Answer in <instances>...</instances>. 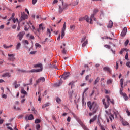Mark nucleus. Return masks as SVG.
Here are the masks:
<instances>
[{
	"mask_svg": "<svg viewBox=\"0 0 130 130\" xmlns=\"http://www.w3.org/2000/svg\"><path fill=\"white\" fill-rule=\"evenodd\" d=\"M87 105L89 108V110L90 111H92V112H93V113H96V112H97L98 107H99L98 103H97V102L89 101L87 103Z\"/></svg>",
	"mask_w": 130,
	"mask_h": 130,
	"instance_id": "f257e3e1",
	"label": "nucleus"
},
{
	"mask_svg": "<svg viewBox=\"0 0 130 130\" xmlns=\"http://www.w3.org/2000/svg\"><path fill=\"white\" fill-rule=\"evenodd\" d=\"M120 85H121V88H120V95L122 97H123L124 100L125 101H127L128 100V96L125 93H123L122 91H123V79H120Z\"/></svg>",
	"mask_w": 130,
	"mask_h": 130,
	"instance_id": "f03ea898",
	"label": "nucleus"
},
{
	"mask_svg": "<svg viewBox=\"0 0 130 130\" xmlns=\"http://www.w3.org/2000/svg\"><path fill=\"white\" fill-rule=\"evenodd\" d=\"M107 103L106 102H105V99H103L102 100V102H103V104L105 107V109H106L107 108H108V107H109V105H110V102H111V103H112V104H114V100L113 99H111L110 100V98H109V96H107Z\"/></svg>",
	"mask_w": 130,
	"mask_h": 130,
	"instance_id": "7ed1b4c3",
	"label": "nucleus"
},
{
	"mask_svg": "<svg viewBox=\"0 0 130 130\" xmlns=\"http://www.w3.org/2000/svg\"><path fill=\"white\" fill-rule=\"evenodd\" d=\"M86 20V22L88 23H90V24H92V19L89 18V16L86 15L85 17H82L79 18V22L81 21H85Z\"/></svg>",
	"mask_w": 130,
	"mask_h": 130,
	"instance_id": "20e7f679",
	"label": "nucleus"
},
{
	"mask_svg": "<svg viewBox=\"0 0 130 130\" xmlns=\"http://www.w3.org/2000/svg\"><path fill=\"white\" fill-rule=\"evenodd\" d=\"M68 6H69L67 4H63V0H62V6L59 5V13H62V11L65 9L68 8Z\"/></svg>",
	"mask_w": 130,
	"mask_h": 130,
	"instance_id": "39448f33",
	"label": "nucleus"
},
{
	"mask_svg": "<svg viewBox=\"0 0 130 130\" xmlns=\"http://www.w3.org/2000/svg\"><path fill=\"white\" fill-rule=\"evenodd\" d=\"M86 36H84L81 39V43H82V47H85V46H86V45L88 43V39H86Z\"/></svg>",
	"mask_w": 130,
	"mask_h": 130,
	"instance_id": "423d86ee",
	"label": "nucleus"
},
{
	"mask_svg": "<svg viewBox=\"0 0 130 130\" xmlns=\"http://www.w3.org/2000/svg\"><path fill=\"white\" fill-rule=\"evenodd\" d=\"M8 60L10 61H14L16 58H15V54H8Z\"/></svg>",
	"mask_w": 130,
	"mask_h": 130,
	"instance_id": "0eeeda50",
	"label": "nucleus"
},
{
	"mask_svg": "<svg viewBox=\"0 0 130 130\" xmlns=\"http://www.w3.org/2000/svg\"><path fill=\"white\" fill-rule=\"evenodd\" d=\"M70 77V72H65L62 75V79L63 80H67V79H69Z\"/></svg>",
	"mask_w": 130,
	"mask_h": 130,
	"instance_id": "6e6552de",
	"label": "nucleus"
},
{
	"mask_svg": "<svg viewBox=\"0 0 130 130\" xmlns=\"http://www.w3.org/2000/svg\"><path fill=\"white\" fill-rule=\"evenodd\" d=\"M25 120H33V119H34V116L33 114H30L29 116L26 115L25 117Z\"/></svg>",
	"mask_w": 130,
	"mask_h": 130,
	"instance_id": "1a4fd4ad",
	"label": "nucleus"
},
{
	"mask_svg": "<svg viewBox=\"0 0 130 130\" xmlns=\"http://www.w3.org/2000/svg\"><path fill=\"white\" fill-rule=\"evenodd\" d=\"M24 35H25V31H21L18 34L17 37H18L19 40L20 41L21 40H22V39H23V37H24Z\"/></svg>",
	"mask_w": 130,
	"mask_h": 130,
	"instance_id": "9d476101",
	"label": "nucleus"
},
{
	"mask_svg": "<svg viewBox=\"0 0 130 130\" xmlns=\"http://www.w3.org/2000/svg\"><path fill=\"white\" fill-rule=\"evenodd\" d=\"M45 82V78L43 77H40L38 80H36V83L39 84V83H43Z\"/></svg>",
	"mask_w": 130,
	"mask_h": 130,
	"instance_id": "9b49d317",
	"label": "nucleus"
},
{
	"mask_svg": "<svg viewBox=\"0 0 130 130\" xmlns=\"http://www.w3.org/2000/svg\"><path fill=\"white\" fill-rule=\"evenodd\" d=\"M126 33H127V28L125 27L121 33V36H122V37H124V36L126 35Z\"/></svg>",
	"mask_w": 130,
	"mask_h": 130,
	"instance_id": "f8f14e48",
	"label": "nucleus"
},
{
	"mask_svg": "<svg viewBox=\"0 0 130 130\" xmlns=\"http://www.w3.org/2000/svg\"><path fill=\"white\" fill-rule=\"evenodd\" d=\"M42 72V68L38 69H32L31 70L28 71L29 73H40Z\"/></svg>",
	"mask_w": 130,
	"mask_h": 130,
	"instance_id": "ddd939ff",
	"label": "nucleus"
},
{
	"mask_svg": "<svg viewBox=\"0 0 130 130\" xmlns=\"http://www.w3.org/2000/svg\"><path fill=\"white\" fill-rule=\"evenodd\" d=\"M120 121H122V124L123 125H124V126L128 125V124H129L126 121H124L123 118H122L121 117H120Z\"/></svg>",
	"mask_w": 130,
	"mask_h": 130,
	"instance_id": "4468645a",
	"label": "nucleus"
},
{
	"mask_svg": "<svg viewBox=\"0 0 130 130\" xmlns=\"http://www.w3.org/2000/svg\"><path fill=\"white\" fill-rule=\"evenodd\" d=\"M1 77H2V78H10V77H11V74L9 72H7L6 73L2 74L1 75Z\"/></svg>",
	"mask_w": 130,
	"mask_h": 130,
	"instance_id": "2eb2a0df",
	"label": "nucleus"
},
{
	"mask_svg": "<svg viewBox=\"0 0 130 130\" xmlns=\"http://www.w3.org/2000/svg\"><path fill=\"white\" fill-rule=\"evenodd\" d=\"M98 13V10L97 9H95L93 10V14H91V16L90 17V19H91V21L94 18V16H95V15H96V14H97Z\"/></svg>",
	"mask_w": 130,
	"mask_h": 130,
	"instance_id": "dca6fc26",
	"label": "nucleus"
},
{
	"mask_svg": "<svg viewBox=\"0 0 130 130\" xmlns=\"http://www.w3.org/2000/svg\"><path fill=\"white\" fill-rule=\"evenodd\" d=\"M113 26V22H112V21L110 20L109 21V23L108 24V28L109 29H111V28H112V27Z\"/></svg>",
	"mask_w": 130,
	"mask_h": 130,
	"instance_id": "f3484780",
	"label": "nucleus"
},
{
	"mask_svg": "<svg viewBox=\"0 0 130 130\" xmlns=\"http://www.w3.org/2000/svg\"><path fill=\"white\" fill-rule=\"evenodd\" d=\"M21 43L20 42H18L17 43L16 45H15V49L16 50H19L20 48H21Z\"/></svg>",
	"mask_w": 130,
	"mask_h": 130,
	"instance_id": "a211bd4d",
	"label": "nucleus"
},
{
	"mask_svg": "<svg viewBox=\"0 0 130 130\" xmlns=\"http://www.w3.org/2000/svg\"><path fill=\"white\" fill-rule=\"evenodd\" d=\"M18 81L17 80H15L13 83V85L15 87V89H17V88H19L20 87V84H17Z\"/></svg>",
	"mask_w": 130,
	"mask_h": 130,
	"instance_id": "6ab92c4d",
	"label": "nucleus"
},
{
	"mask_svg": "<svg viewBox=\"0 0 130 130\" xmlns=\"http://www.w3.org/2000/svg\"><path fill=\"white\" fill-rule=\"evenodd\" d=\"M28 18V15L26 14H23L21 17V21H24V20H26Z\"/></svg>",
	"mask_w": 130,
	"mask_h": 130,
	"instance_id": "aec40b11",
	"label": "nucleus"
},
{
	"mask_svg": "<svg viewBox=\"0 0 130 130\" xmlns=\"http://www.w3.org/2000/svg\"><path fill=\"white\" fill-rule=\"evenodd\" d=\"M104 71H107V72H109V73H111V69L109 68V67L106 66L103 68Z\"/></svg>",
	"mask_w": 130,
	"mask_h": 130,
	"instance_id": "412c9836",
	"label": "nucleus"
},
{
	"mask_svg": "<svg viewBox=\"0 0 130 130\" xmlns=\"http://www.w3.org/2000/svg\"><path fill=\"white\" fill-rule=\"evenodd\" d=\"M62 83H63L62 79H60V81H59L58 83H56V84H55V86L56 87H59V86H60V85H61V84H62Z\"/></svg>",
	"mask_w": 130,
	"mask_h": 130,
	"instance_id": "4be33fe9",
	"label": "nucleus"
},
{
	"mask_svg": "<svg viewBox=\"0 0 130 130\" xmlns=\"http://www.w3.org/2000/svg\"><path fill=\"white\" fill-rule=\"evenodd\" d=\"M34 68H40V69H42V64H35L34 65Z\"/></svg>",
	"mask_w": 130,
	"mask_h": 130,
	"instance_id": "5701e85b",
	"label": "nucleus"
},
{
	"mask_svg": "<svg viewBox=\"0 0 130 130\" xmlns=\"http://www.w3.org/2000/svg\"><path fill=\"white\" fill-rule=\"evenodd\" d=\"M96 119H97V115L94 116L93 118L90 120V123H92V122H94V121H95Z\"/></svg>",
	"mask_w": 130,
	"mask_h": 130,
	"instance_id": "b1692460",
	"label": "nucleus"
},
{
	"mask_svg": "<svg viewBox=\"0 0 130 130\" xmlns=\"http://www.w3.org/2000/svg\"><path fill=\"white\" fill-rule=\"evenodd\" d=\"M13 46V45H10L9 46H7L6 44L3 45V47L5 49H8V48H11Z\"/></svg>",
	"mask_w": 130,
	"mask_h": 130,
	"instance_id": "393cba45",
	"label": "nucleus"
},
{
	"mask_svg": "<svg viewBox=\"0 0 130 130\" xmlns=\"http://www.w3.org/2000/svg\"><path fill=\"white\" fill-rule=\"evenodd\" d=\"M26 36L27 37H29L30 39H32V40L35 39V38L34 37V36H33V35H30V34H27L26 35Z\"/></svg>",
	"mask_w": 130,
	"mask_h": 130,
	"instance_id": "a878e982",
	"label": "nucleus"
},
{
	"mask_svg": "<svg viewBox=\"0 0 130 130\" xmlns=\"http://www.w3.org/2000/svg\"><path fill=\"white\" fill-rule=\"evenodd\" d=\"M99 81H100V78L97 77L96 79L94 81V83H93V85H97L98 83H99Z\"/></svg>",
	"mask_w": 130,
	"mask_h": 130,
	"instance_id": "bb28decb",
	"label": "nucleus"
},
{
	"mask_svg": "<svg viewBox=\"0 0 130 130\" xmlns=\"http://www.w3.org/2000/svg\"><path fill=\"white\" fill-rule=\"evenodd\" d=\"M31 29L33 31L34 33H35V31H37L38 33H39V29H35V27H34V26L32 25Z\"/></svg>",
	"mask_w": 130,
	"mask_h": 130,
	"instance_id": "cd10ccee",
	"label": "nucleus"
},
{
	"mask_svg": "<svg viewBox=\"0 0 130 130\" xmlns=\"http://www.w3.org/2000/svg\"><path fill=\"white\" fill-rule=\"evenodd\" d=\"M112 82L113 80L112 79H108L107 80V85H110V84H112Z\"/></svg>",
	"mask_w": 130,
	"mask_h": 130,
	"instance_id": "c85d7f7f",
	"label": "nucleus"
},
{
	"mask_svg": "<svg viewBox=\"0 0 130 130\" xmlns=\"http://www.w3.org/2000/svg\"><path fill=\"white\" fill-rule=\"evenodd\" d=\"M109 119L111 121H112V120H113V119H114V115H113L112 114H110L109 115Z\"/></svg>",
	"mask_w": 130,
	"mask_h": 130,
	"instance_id": "c756f323",
	"label": "nucleus"
},
{
	"mask_svg": "<svg viewBox=\"0 0 130 130\" xmlns=\"http://www.w3.org/2000/svg\"><path fill=\"white\" fill-rule=\"evenodd\" d=\"M21 94H24V95H27V91L25 90V89L22 88L21 90Z\"/></svg>",
	"mask_w": 130,
	"mask_h": 130,
	"instance_id": "7c9ffc66",
	"label": "nucleus"
},
{
	"mask_svg": "<svg viewBox=\"0 0 130 130\" xmlns=\"http://www.w3.org/2000/svg\"><path fill=\"white\" fill-rule=\"evenodd\" d=\"M49 105H50V103H47L42 106V108H45V107H47Z\"/></svg>",
	"mask_w": 130,
	"mask_h": 130,
	"instance_id": "2f4dec72",
	"label": "nucleus"
},
{
	"mask_svg": "<svg viewBox=\"0 0 130 130\" xmlns=\"http://www.w3.org/2000/svg\"><path fill=\"white\" fill-rule=\"evenodd\" d=\"M56 101L57 103H60L61 102V100L59 98H56Z\"/></svg>",
	"mask_w": 130,
	"mask_h": 130,
	"instance_id": "473e14b6",
	"label": "nucleus"
},
{
	"mask_svg": "<svg viewBox=\"0 0 130 130\" xmlns=\"http://www.w3.org/2000/svg\"><path fill=\"white\" fill-rule=\"evenodd\" d=\"M75 28H76V26H75V25H70V29L72 31H74V30H75Z\"/></svg>",
	"mask_w": 130,
	"mask_h": 130,
	"instance_id": "72a5a7b5",
	"label": "nucleus"
},
{
	"mask_svg": "<svg viewBox=\"0 0 130 130\" xmlns=\"http://www.w3.org/2000/svg\"><path fill=\"white\" fill-rule=\"evenodd\" d=\"M73 93H74V91L73 90H70L69 91L68 94L70 97H72L73 96Z\"/></svg>",
	"mask_w": 130,
	"mask_h": 130,
	"instance_id": "f704fd0d",
	"label": "nucleus"
},
{
	"mask_svg": "<svg viewBox=\"0 0 130 130\" xmlns=\"http://www.w3.org/2000/svg\"><path fill=\"white\" fill-rule=\"evenodd\" d=\"M35 46L36 47H39V48H41V45L39 44L38 43H36L35 44Z\"/></svg>",
	"mask_w": 130,
	"mask_h": 130,
	"instance_id": "c9c22d12",
	"label": "nucleus"
},
{
	"mask_svg": "<svg viewBox=\"0 0 130 130\" xmlns=\"http://www.w3.org/2000/svg\"><path fill=\"white\" fill-rule=\"evenodd\" d=\"M41 120L39 119H36L35 121V123H40Z\"/></svg>",
	"mask_w": 130,
	"mask_h": 130,
	"instance_id": "e433bc0d",
	"label": "nucleus"
},
{
	"mask_svg": "<svg viewBox=\"0 0 130 130\" xmlns=\"http://www.w3.org/2000/svg\"><path fill=\"white\" fill-rule=\"evenodd\" d=\"M39 29H40V30H44V27H43L42 24H40L39 25Z\"/></svg>",
	"mask_w": 130,
	"mask_h": 130,
	"instance_id": "4c0bfd02",
	"label": "nucleus"
},
{
	"mask_svg": "<svg viewBox=\"0 0 130 130\" xmlns=\"http://www.w3.org/2000/svg\"><path fill=\"white\" fill-rule=\"evenodd\" d=\"M29 83L28 84V85H29V86H30V85H32V82H33V78H31L29 79Z\"/></svg>",
	"mask_w": 130,
	"mask_h": 130,
	"instance_id": "58836bf2",
	"label": "nucleus"
},
{
	"mask_svg": "<svg viewBox=\"0 0 130 130\" xmlns=\"http://www.w3.org/2000/svg\"><path fill=\"white\" fill-rule=\"evenodd\" d=\"M66 30H62V31H61V38H63V37L64 36V35H65V32H64V31H65Z\"/></svg>",
	"mask_w": 130,
	"mask_h": 130,
	"instance_id": "ea45409f",
	"label": "nucleus"
},
{
	"mask_svg": "<svg viewBox=\"0 0 130 130\" xmlns=\"http://www.w3.org/2000/svg\"><path fill=\"white\" fill-rule=\"evenodd\" d=\"M47 33L49 34V36L50 37V36H51V32L50 31V29H47Z\"/></svg>",
	"mask_w": 130,
	"mask_h": 130,
	"instance_id": "a19ab883",
	"label": "nucleus"
},
{
	"mask_svg": "<svg viewBox=\"0 0 130 130\" xmlns=\"http://www.w3.org/2000/svg\"><path fill=\"white\" fill-rule=\"evenodd\" d=\"M89 90V88L87 87L84 89V91L83 93V97H84V95H85V93H86V92H87V90Z\"/></svg>",
	"mask_w": 130,
	"mask_h": 130,
	"instance_id": "79ce46f5",
	"label": "nucleus"
},
{
	"mask_svg": "<svg viewBox=\"0 0 130 130\" xmlns=\"http://www.w3.org/2000/svg\"><path fill=\"white\" fill-rule=\"evenodd\" d=\"M36 128L37 130H39L40 129V125L38 124H37L36 126Z\"/></svg>",
	"mask_w": 130,
	"mask_h": 130,
	"instance_id": "37998d69",
	"label": "nucleus"
},
{
	"mask_svg": "<svg viewBox=\"0 0 130 130\" xmlns=\"http://www.w3.org/2000/svg\"><path fill=\"white\" fill-rule=\"evenodd\" d=\"M82 105L83 106H86V103L85 102H84V96H83L82 98Z\"/></svg>",
	"mask_w": 130,
	"mask_h": 130,
	"instance_id": "c03bdc74",
	"label": "nucleus"
},
{
	"mask_svg": "<svg viewBox=\"0 0 130 130\" xmlns=\"http://www.w3.org/2000/svg\"><path fill=\"white\" fill-rule=\"evenodd\" d=\"M67 27V25H66V22L64 23L63 26V28L62 30L63 31H66V28Z\"/></svg>",
	"mask_w": 130,
	"mask_h": 130,
	"instance_id": "a18cd8bd",
	"label": "nucleus"
},
{
	"mask_svg": "<svg viewBox=\"0 0 130 130\" xmlns=\"http://www.w3.org/2000/svg\"><path fill=\"white\" fill-rule=\"evenodd\" d=\"M125 59L126 60H128V53H126L125 56Z\"/></svg>",
	"mask_w": 130,
	"mask_h": 130,
	"instance_id": "49530a36",
	"label": "nucleus"
},
{
	"mask_svg": "<svg viewBox=\"0 0 130 130\" xmlns=\"http://www.w3.org/2000/svg\"><path fill=\"white\" fill-rule=\"evenodd\" d=\"M104 47H105V48H108V49H110V46H109V45H105Z\"/></svg>",
	"mask_w": 130,
	"mask_h": 130,
	"instance_id": "de8ad7c7",
	"label": "nucleus"
},
{
	"mask_svg": "<svg viewBox=\"0 0 130 130\" xmlns=\"http://www.w3.org/2000/svg\"><path fill=\"white\" fill-rule=\"evenodd\" d=\"M78 4H79V1H75L73 3V6H77Z\"/></svg>",
	"mask_w": 130,
	"mask_h": 130,
	"instance_id": "09e8293b",
	"label": "nucleus"
},
{
	"mask_svg": "<svg viewBox=\"0 0 130 130\" xmlns=\"http://www.w3.org/2000/svg\"><path fill=\"white\" fill-rule=\"evenodd\" d=\"M89 77H91V75H87L85 77V80L86 81H88L89 80Z\"/></svg>",
	"mask_w": 130,
	"mask_h": 130,
	"instance_id": "8fccbe9b",
	"label": "nucleus"
},
{
	"mask_svg": "<svg viewBox=\"0 0 130 130\" xmlns=\"http://www.w3.org/2000/svg\"><path fill=\"white\" fill-rule=\"evenodd\" d=\"M129 43V40H126V41L125 42V46H126Z\"/></svg>",
	"mask_w": 130,
	"mask_h": 130,
	"instance_id": "3c124183",
	"label": "nucleus"
},
{
	"mask_svg": "<svg viewBox=\"0 0 130 130\" xmlns=\"http://www.w3.org/2000/svg\"><path fill=\"white\" fill-rule=\"evenodd\" d=\"M7 97H8V95L6 94H2V98H4V99H7Z\"/></svg>",
	"mask_w": 130,
	"mask_h": 130,
	"instance_id": "603ef678",
	"label": "nucleus"
},
{
	"mask_svg": "<svg viewBox=\"0 0 130 130\" xmlns=\"http://www.w3.org/2000/svg\"><path fill=\"white\" fill-rule=\"evenodd\" d=\"M71 119H72L71 117H70V116L68 117V118H67L68 122H71Z\"/></svg>",
	"mask_w": 130,
	"mask_h": 130,
	"instance_id": "864d4df0",
	"label": "nucleus"
},
{
	"mask_svg": "<svg viewBox=\"0 0 130 130\" xmlns=\"http://www.w3.org/2000/svg\"><path fill=\"white\" fill-rule=\"evenodd\" d=\"M114 114L115 115V118H117V115H118V112H115Z\"/></svg>",
	"mask_w": 130,
	"mask_h": 130,
	"instance_id": "5fc2aeb1",
	"label": "nucleus"
},
{
	"mask_svg": "<svg viewBox=\"0 0 130 130\" xmlns=\"http://www.w3.org/2000/svg\"><path fill=\"white\" fill-rule=\"evenodd\" d=\"M23 43H24L25 44H29V42L28 41V40H24L23 41Z\"/></svg>",
	"mask_w": 130,
	"mask_h": 130,
	"instance_id": "6e6d98bb",
	"label": "nucleus"
},
{
	"mask_svg": "<svg viewBox=\"0 0 130 130\" xmlns=\"http://www.w3.org/2000/svg\"><path fill=\"white\" fill-rule=\"evenodd\" d=\"M126 66L127 67H128V68H130V62H129V61L127 62H126Z\"/></svg>",
	"mask_w": 130,
	"mask_h": 130,
	"instance_id": "4d7b16f0",
	"label": "nucleus"
},
{
	"mask_svg": "<svg viewBox=\"0 0 130 130\" xmlns=\"http://www.w3.org/2000/svg\"><path fill=\"white\" fill-rule=\"evenodd\" d=\"M28 30H29V27H27V25H25L24 26V30L25 31H28Z\"/></svg>",
	"mask_w": 130,
	"mask_h": 130,
	"instance_id": "13d9d810",
	"label": "nucleus"
},
{
	"mask_svg": "<svg viewBox=\"0 0 130 130\" xmlns=\"http://www.w3.org/2000/svg\"><path fill=\"white\" fill-rule=\"evenodd\" d=\"M62 53H64V54H66L67 53V50H66V49L64 48H63Z\"/></svg>",
	"mask_w": 130,
	"mask_h": 130,
	"instance_id": "bf43d9fd",
	"label": "nucleus"
},
{
	"mask_svg": "<svg viewBox=\"0 0 130 130\" xmlns=\"http://www.w3.org/2000/svg\"><path fill=\"white\" fill-rule=\"evenodd\" d=\"M115 68H116V70L118 69V63L117 62H116V66H115Z\"/></svg>",
	"mask_w": 130,
	"mask_h": 130,
	"instance_id": "052dcab7",
	"label": "nucleus"
},
{
	"mask_svg": "<svg viewBox=\"0 0 130 130\" xmlns=\"http://www.w3.org/2000/svg\"><path fill=\"white\" fill-rule=\"evenodd\" d=\"M32 5H35L37 3V0H32Z\"/></svg>",
	"mask_w": 130,
	"mask_h": 130,
	"instance_id": "680f3d73",
	"label": "nucleus"
},
{
	"mask_svg": "<svg viewBox=\"0 0 130 130\" xmlns=\"http://www.w3.org/2000/svg\"><path fill=\"white\" fill-rule=\"evenodd\" d=\"M37 51H33L30 52V54H35L36 53Z\"/></svg>",
	"mask_w": 130,
	"mask_h": 130,
	"instance_id": "e2e57ef3",
	"label": "nucleus"
},
{
	"mask_svg": "<svg viewBox=\"0 0 130 130\" xmlns=\"http://www.w3.org/2000/svg\"><path fill=\"white\" fill-rule=\"evenodd\" d=\"M68 85L69 86H73V85H74V81L69 83Z\"/></svg>",
	"mask_w": 130,
	"mask_h": 130,
	"instance_id": "0e129e2a",
	"label": "nucleus"
},
{
	"mask_svg": "<svg viewBox=\"0 0 130 130\" xmlns=\"http://www.w3.org/2000/svg\"><path fill=\"white\" fill-rule=\"evenodd\" d=\"M123 52H124V49H122L120 52V54H122Z\"/></svg>",
	"mask_w": 130,
	"mask_h": 130,
	"instance_id": "69168bd1",
	"label": "nucleus"
},
{
	"mask_svg": "<svg viewBox=\"0 0 130 130\" xmlns=\"http://www.w3.org/2000/svg\"><path fill=\"white\" fill-rule=\"evenodd\" d=\"M12 27L13 29H16V28H17V25L14 24V25H12Z\"/></svg>",
	"mask_w": 130,
	"mask_h": 130,
	"instance_id": "338daca9",
	"label": "nucleus"
},
{
	"mask_svg": "<svg viewBox=\"0 0 130 130\" xmlns=\"http://www.w3.org/2000/svg\"><path fill=\"white\" fill-rule=\"evenodd\" d=\"M126 113L127 114L128 116H129L130 115V112L128 111V110H126Z\"/></svg>",
	"mask_w": 130,
	"mask_h": 130,
	"instance_id": "774afa93",
	"label": "nucleus"
}]
</instances>
